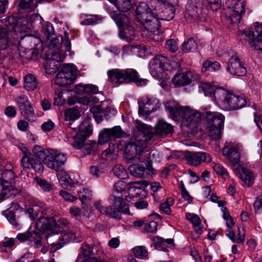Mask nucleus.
Instances as JSON below:
<instances>
[{
    "label": "nucleus",
    "mask_w": 262,
    "mask_h": 262,
    "mask_svg": "<svg viewBox=\"0 0 262 262\" xmlns=\"http://www.w3.org/2000/svg\"><path fill=\"white\" fill-rule=\"evenodd\" d=\"M32 17L26 15L21 17L14 16H9L3 19L0 24V51L7 49L9 46L10 36L14 38L20 39V44L24 41L31 43L40 41L38 38L30 34L24 36H18L19 34L26 33L31 30L33 28Z\"/></svg>",
    "instance_id": "1"
},
{
    "label": "nucleus",
    "mask_w": 262,
    "mask_h": 262,
    "mask_svg": "<svg viewBox=\"0 0 262 262\" xmlns=\"http://www.w3.org/2000/svg\"><path fill=\"white\" fill-rule=\"evenodd\" d=\"M57 224L54 217H46L39 216L36 222L37 229L39 231H44L45 238L48 239L50 236L63 232L61 236L59 237L56 243L51 244L52 251H55L70 241L80 242L83 239V233L78 227H74L72 229L64 230L59 227V225L66 226L68 224L67 221H61Z\"/></svg>",
    "instance_id": "2"
},
{
    "label": "nucleus",
    "mask_w": 262,
    "mask_h": 262,
    "mask_svg": "<svg viewBox=\"0 0 262 262\" xmlns=\"http://www.w3.org/2000/svg\"><path fill=\"white\" fill-rule=\"evenodd\" d=\"M156 152L145 149L143 143L139 145L126 144L124 148V158L128 162H137L140 163L133 164L128 169L130 173L134 177L141 178L152 173L153 168L151 165L152 157Z\"/></svg>",
    "instance_id": "3"
},
{
    "label": "nucleus",
    "mask_w": 262,
    "mask_h": 262,
    "mask_svg": "<svg viewBox=\"0 0 262 262\" xmlns=\"http://www.w3.org/2000/svg\"><path fill=\"white\" fill-rule=\"evenodd\" d=\"M165 107L171 118L176 121L182 119L184 125L191 129L193 133H196L201 129L202 117L199 112L189 106H181L174 100L167 101Z\"/></svg>",
    "instance_id": "4"
},
{
    "label": "nucleus",
    "mask_w": 262,
    "mask_h": 262,
    "mask_svg": "<svg viewBox=\"0 0 262 262\" xmlns=\"http://www.w3.org/2000/svg\"><path fill=\"white\" fill-rule=\"evenodd\" d=\"M156 12H152L145 3H140L136 10V19L143 26L142 35L155 41L163 40V34L158 29L159 22L155 16Z\"/></svg>",
    "instance_id": "5"
},
{
    "label": "nucleus",
    "mask_w": 262,
    "mask_h": 262,
    "mask_svg": "<svg viewBox=\"0 0 262 262\" xmlns=\"http://www.w3.org/2000/svg\"><path fill=\"white\" fill-rule=\"evenodd\" d=\"M241 144L235 142H226L222 149L223 155L234 167L236 176L246 183V168L243 162L240 161Z\"/></svg>",
    "instance_id": "6"
},
{
    "label": "nucleus",
    "mask_w": 262,
    "mask_h": 262,
    "mask_svg": "<svg viewBox=\"0 0 262 262\" xmlns=\"http://www.w3.org/2000/svg\"><path fill=\"white\" fill-rule=\"evenodd\" d=\"M213 102L224 111L235 110L242 108L245 105L246 100L224 88L216 90Z\"/></svg>",
    "instance_id": "7"
},
{
    "label": "nucleus",
    "mask_w": 262,
    "mask_h": 262,
    "mask_svg": "<svg viewBox=\"0 0 262 262\" xmlns=\"http://www.w3.org/2000/svg\"><path fill=\"white\" fill-rule=\"evenodd\" d=\"M17 177L12 169L2 170L0 178L2 190L0 192V203L11 197H14L20 192L17 186Z\"/></svg>",
    "instance_id": "8"
},
{
    "label": "nucleus",
    "mask_w": 262,
    "mask_h": 262,
    "mask_svg": "<svg viewBox=\"0 0 262 262\" xmlns=\"http://www.w3.org/2000/svg\"><path fill=\"white\" fill-rule=\"evenodd\" d=\"M94 206L101 214L117 220L121 219V213L128 215L130 214L128 206L123 203L103 206L101 201H99L95 202Z\"/></svg>",
    "instance_id": "9"
},
{
    "label": "nucleus",
    "mask_w": 262,
    "mask_h": 262,
    "mask_svg": "<svg viewBox=\"0 0 262 262\" xmlns=\"http://www.w3.org/2000/svg\"><path fill=\"white\" fill-rule=\"evenodd\" d=\"M67 160V155L56 150L51 149L48 151L43 159V163L48 168L56 171L62 169V166Z\"/></svg>",
    "instance_id": "10"
},
{
    "label": "nucleus",
    "mask_w": 262,
    "mask_h": 262,
    "mask_svg": "<svg viewBox=\"0 0 262 262\" xmlns=\"http://www.w3.org/2000/svg\"><path fill=\"white\" fill-rule=\"evenodd\" d=\"M170 67L169 60L166 56L159 55L154 57L149 63V72L156 79L163 77L164 71Z\"/></svg>",
    "instance_id": "11"
},
{
    "label": "nucleus",
    "mask_w": 262,
    "mask_h": 262,
    "mask_svg": "<svg viewBox=\"0 0 262 262\" xmlns=\"http://www.w3.org/2000/svg\"><path fill=\"white\" fill-rule=\"evenodd\" d=\"M136 129L141 132L140 136L136 139L134 142H129L127 144H132L135 145H141L143 143L145 145V149H148L147 145L149 142L154 137V133L152 132V128L150 125H148L143 122L137 120L136 122Z\"/></svg>",
    "instance_id": "12"
},
{
    "label": "nucleus",
    "mask_w": 262,
    "mask_h": 262,
    "mask_svg": "<svg viewBox=\"0 0 262 262\" xmlns=\"http://www.w3.org/2000/svg\"><path fill=\"white\" fill-rule=\"evenodd\" d=\"M139 104V114L146 116L156 111L161 105L159 99L148 96L142 97Z\"/></svg>",
    "instance_id": "13"
},
{
    "label": "nucleus",
    "mask_w": 262,
    "mask_h": 262,
    "mask_svg": "<svg viewBox=\"0 0 262 262\" xmlns=\"http://www.w3.org/2000/svg\"><path fill=\"white\" fill-rule=\"evenodd\" d=\"M23 156L21 159V165L24 169H29L31 167L38 173L43 171L42 163L37 159H35L32 154L28 151L26 147L22 148Z\"/></svg>",
    "instance_id": "14"
},
{
    "label": "nucleus",
    "mask_w": 262,
    "mask_h": 262,
    "mask_svg": "<svg viewBox=\"0 0 262 262\" xmlns=\"http://www.w3.org/2000/svg\"><path fill=\"white\" fill-rule=\"evenodd\" d=\"M248 42L252 48L262 52V23L256 22L249 29Z\"/></svg>",
    "instance_id": "15"
},
{
    "label": "nucleus",
    "mask_w": 262,
    "mask_h": 262,
    "mask_svg": "<svg viewBox=\"0 0 262 262\" xmlns=\"http://www.w3.org/2000/svg\"><path fill=\"white\" fill-rule=\"evenodd\" d=\"M136 184H139L138 181L132 182L127 184L123 181H118L114 184V192L112 195L110 197V200L114 204L123 203V192L126 191V188L128 186V188L135 187Z\"/></svg>",
    "instance_id": "16"
},
{
    "label": "nucleus",
    "mask_w": 262,
    "mask_h": 262,
    "mask_svg": "<svg viewBox=\"0 0 262 262\" xmlns=\"http://www.w3.org/2000/svg\"><path fill=\"white\" fill-rule=\"evenodd\" d=\"M161 2L164 5L167 6L164 8L162 11L158 12L155 8V16L157 20L161 19L164 20H170L172 19L174 16L175 9L174 7L178 5V0H158Z\"/></svg>",
    "instance_id": "17"
},
{
    "label": "nucleus",
    "mask_w": 262,
    "mask_h": 262,
    "mask_svg": "<svg viewBox=\"0 0 262 262\" xmlns=\"http://www.w3.org/2000/svg\"><path fill=\"white\" fill-rule=\"evenodd\" d=\"M227 71L231 75L243 76L245 75L246 69L244 63L241 61L236 53L229 58L227 66Z\"/></svg>",
    "instance_id": "18"
},
{
    "label": "nucleus",
    "mask_w": 262,
    "mask_h": 262,
    "mask_svg": "<svg viewBox=\"0 0 262 262\" xmlns=\"http://www.w3.org/2000/svg\"><path fill=\"white\" fill-rule=\"evenodd\" d=\"M122 134V130L120 126H116L112 128H104L100 133L98 142L100 144L120 138Z\"/></svg>",
    "instance_id": "19"
},
{
    "label": "nucleus",
    "mask_w": 262,
    "mask_h": 262,
    "mask_svg": "<svg viewBox=\"0 0 262 262\" xmlns=\"http://www.w3.org/2000/svg\"><path fill=\"white\" fill-rule=\"evenodd\" d=\"M198 78V76L195 73L186 70L176 74L173 78V82L177 86H184L190 84Z\"/></svg>",
    "instance_id": "20"
},
{
    "label": "nucleus",
    "mask_w": 262,
    "mask_h": 262,
    "mask_svg": "<svg viewBox=\"0 0 262 262\" xmlns=\"http://www.w3.org/2000/svg\"><path fill=\"white\" fill-rule=\"evenodd\" d=\"M124 83L135 82L138 85H142L146 84V79L139 78L137 71L133 69H123Z\"/></svg>",
    "instance_id": "21"
},
{
    "label": "nucleus",
    "mask_w": 262,
    "mask_h": 262,
    "mask_svg": "<svg viewBox=\"0 0 262 262\" xmlns=\"http://www.w3.org/2000/svg\"><path fill=\"white\" fill-rule=\"evenodd\" d=\"M187 162L194 166L199 165L201 162H209L211 158L209 154L205 152H196L189 154L187 157Z\"/></svg>",
    "instance_id": "22"
},
{
    "label": "nucleus",
    "mask_w": 262,
    "mask_h": 262,
    "mask_svg": "<svg viewBox=\"0 0 262 262\" xmlns=\"http://www.w3.org/2000/svg\"><path fill=\"white\" fill-rule=\"evenodd\" d=\"M206 118L208 126H216L218 128H223L225 117L221 113L207 112Z\"/></svg>",
    "instance_id": "23"
},
{
    "label": "nucleus",
    "mask_w": 262,
    "mask_h": 262,
    "mask_svg": "<svg viewBox=\"0 0 262 262\" xmlns=\"http://www.w3.org/2000/svg\"><path fill=\"white\" fill-rule=\"evenodd\" d=\"M123 74L122 69H110L107 72L108 81L115 86H118L124 83Z\"/></svg>",
    "instance_id": "24"
},
{
    "label": "nucleus",
    "mask_w": 262,
    "mask_h": 262,
    "mask_svg": "<svg viewBox=\"0 0 262 262\" xmlns=\"http://www.w3.org/2000/svg\"><path fill=\"white\" fill-rule=\"evenodd\" d=\"M32 207H29L26 211V213L31 220H34L38 215L39 212H43L46 208V205L43 202L39 201L33 200L31 202Z\"/></svg>",
    "instance_id": "25"
},
{
    "label": "nucleus",
    "mask_w": 262,
    "mask_h": 262,
    "mask_svg": "<svg viewBox=\"0 0 262 262\" xmlns=\"http://www.w3.org/2000/svg\"><path fill=\"white\" fill-rule=\"evenodd\" d=\"M41 33L47 40L56 46V43L58 42L59 40L54 37V29L51 23L48 21L44 23L41 27Z\"/></svg>",
    "instance_id": "26"
},
{
    "label": "nucleus",
    "mask_w": 262,
    "mask_h": 262,
    "mask_svg": "<svg viewBox=\"0 0 262 262\" xmlns=\"http://www.w3.org/2000/svg\"><path fill=\"white\" fill-rule=\"evenodd\" d=\"M172 126L165 121L164 120H159L155 126V134L164 137L171 134L173 132Z\"/></svg>",
    "instance_id": "27"
},
{
    "label": "nucleus",
    "mask_w": 262,
    "mask_h": 262,
    "mask_svg": "<svg viewBox=\"0 0 262 262\" xmlns=\"http://www.w3.org/2000/svg\"><path fill=\"white\" fill-rule=\"evenodd\" d=\"M135 32V30L134 28L128 23L123 28L120 29L119 35L121 39L129 42L134 39Z\"/></svg>",
    "instance_id": "28"
},
{
    "label": "nucleus",
    "mask_w": 262,
    "mask_h": 262,
    "mask_svg": "<svg viewBox=\"0 0 262 262\" xmlns=\"http://www.w3.org/2000/svg\"><path fill=\"white\" fill-rule=\"evenodd\" d=\"M38 80L32 74H28L24 77V87L28 91H33L37 88Z\"/></svg>",
    "instance_id": "29"
},
{
    "label": "nucleus",
    "mask_w": 262,
    "mask_h": 262,
    "mask_svg": "<svg viewBox=\"0 0 262 262\" xmlns=\"http://www.w3.org/2000/svg\"><path fill=\"white\" fill-rule=\"evenodd\" d=\"M200 89L203 91L206 96L210 97L212 100H214V96L217 88L215 85L209 82H201L199 85Z\"/></svg>",
    "instance_id": "30"
},
{
    "label": "nucleus",
    "mask_w": 262,
    "mask_h": 262,
    "mask_svg": "<svg viewBox=\"0 0 262 262\" xmlns=\"http://www.w3.org/2000/svg\"><path fill=\"white\" fill-rule=\"evenodd\" d=\"M110 16L115 21L119 30L123 28L126 24H128V19L125 14L118 13L115 12H111L110 13Z\"/></svg>",
    "instance_id": "31"
},
{
    "label": "nucleus",
    "mask_w": 262,
    "mask_h": 262,
    "mask_svg": "<svg viewBox=\"0 0 262 262\" xmlns=\"http://www.w3.org/2000/svg\"><path fill=\"white\" fill-rule=\"evenodd\" d=\"M74 80L70 77H68L64 73L59 72L56 75L55 83L60 86H67L72 84Z\"/></svg>",
    "instance_id": "32"
},
{
    "label": "nucleus",
    "mask_w": 262,
    "mask_h": 262,
    "mask_svg": "<svg viewBox=\"0 0 262 262\" xmlns=\"http://www.w3.org/2000/svg\"><path fill=\"white\" fill-rule=\"evenodd\" d=\"M93 247H91L90 245L83 243L80 248V251L78 254L77 260H80L81 259L92 258L91 256L93 254Z\"/></svg>",
    "instance_id": "33"
},
{
    "label": "nucleus",
    "mask_w": 262,
    "mask_h": 262,
    "mask_svg": "<svg viewBox=\"0 0 262 262\" xmlns=\"http://www.w3.org/2000/svg\"><path fill=\"white\" fill-rule=\"evenodd\" d=\"M60 72L64 73L67 76L70 77L74 81L76 78L77 68L73 64H64Z\"/></svg>",
    "instance_id": "34"
},
{
    "label": "nucleus",
    "mask_w": 262,
    "mask_h": 262,
    "mask_svg": "<svg viewBox=\"0 0 262 262\" xmlns=\"http://www.w3.org/2000/svg\"><path fill=\"white\" fill-rule=\"evenodd\" d=\"M53 45V47H55L57 49L52 52L51 57L49 59L59 62H62L66 57L65 52L59 48L60 46L59 41L56 43V46L55 44Z\"/></svg>",
    "instance_id": "35"
},
{
    "label": "nucleus",
    "mask_w": 262,
    "mask_h": 262,
    "mask_svg": "<svg viewBox=\"0 0 262 262\" xmlns=\"http://www.w3.org/2000/svg\"><path fill=\"white\" fill-rule=\"evenodd\" d=\"M89 135H85L82 132L77 134L76 136H73L74 142L72 143L73 147L77 149H83Z\"/></svg>",
    "instance_id": "36"
},
{
    "label": "nucleus",
    "mask_w": 262,
    "mask_h": 262,
    "mask_svg": "<svg viewBox=\"0 0 262 262\" xmlns=\"http://www.w3.org/2000/svg\"><path fill=\"white\" fill-rule=\"evenodd\" d=\"M19 7L21 9L34 10L37 7L38 0H19Z\"/></svg>",
    "instance_id": "37"
},
{
    "label": "nucleus",
    "mask_w": 262,
    "mask_h": 262,
    "mask_svg": "<svg viewBox=\"0 0 262 262\" xmlns=\"http://www.w3.org/2000/svg\"><path fill=\"white\" fill-rule=\"evenodd\" d=\"M93 115V117L96 121L99 123L103 120L104 115V108L102 105H97L91 107L90 110Z\"/></svg>",
    "instance_id": "38"
},
{
    "label": "nucleus",
    "mask_w": 262,
    "mask_h": 262,
    "mask_svg": "<svg viewBox=\"0 0 262 262\" xmlns=\"http://www.w3.org/2000/svg\"><path fill=\"white\" fill-rule=\"evenodd\" d=\"M221 68V65L217 61H211L207 60L203 62L202 71L205 72L207 71L215 72L218 71Z\"/></svg>",
    "instance_id": "39"
},
{
    "label": "nucleus",
    "mask_w": 262,
    "mask_h": 262,
    "mask_svg": "<svg viewBox=\"0 0 262 262\" xmlns=\"http://www.w3.org/2000/svg\"><path fill=\"white\" fill-rule=\"evenodd\" d=\"M81 17L83 18L80 23L82 25H94L97 23L99 20H101V17L98 15L82 14L81 15Z\"/></svg>",
    "instance_id": "40"
},
{
    "label": "nucleus",
    "mask_w": 262,
    "mask_h": 262,
    "mask_svg": "<svg viewBox=\"0 0 262 262\" xmlns=\"http://www.w3.org/2000/svg\"><path fill=\"white\" fill-rule=\"evenodd\" d=\"M60 62L48 59L45 66L46 72L49 74H54L59 69Z\"/></svg>",
    "instance_id": "41"
},
{
    "label": "nucleus",
    "mask_w": 262,
    "mask_h": 262,
    "mask_svg": "<svg viewBox=\"0 0 262 262\" xmlns=\"http://www.w3.org/2000/svg\"><path fill=\"white\" fill-rule=\"evenodd\" d=\"M80 112L77 107L70 108L64 112V119L66 121H74L80 117Z\"/></svg>",
    "instance_id": "42"
},
{
    "label": "nucleus",
    "mask_w": 262,
    "mask_h": 262,
    "mask_svg": "<svg viewBox=\"0 0 262 262\" xmlns=\"http://www.w3.org/2000/svg\"><path fill=\"white\" fill-rule=\"evenodd\" d=\"M198 48V44L192 38L188 39L181 46V50L185 52H192L195 51Z\"/></svg>",
    "instance_id": "43"
},
{
    "label": "nucleus",
    "mask_w": 262,
    "mask_h": 262,
    "mask_svg": "<svg viewBox=\"0 0 262 262\" xmlns=\"http://www.w3.org/2000/svg\"><path fill=\"white\" fill-rule=\"evenodd\" d=\"M24 107L23 110H19L21 115L29 121H34L35 119V115L31 104Z\"/></svg>",
    "instance_id": "44"
},
{
    "label": "nucleus",
    "mask_w": 262,
    "mask_h": 262,
    "mask_svg": "<svg viewBox=\"0 0 262 262\" xmlns=\"http://www.w3.org/2000/svg\"><path fill=\"white\" fill-rule=\"evenodd\" d=\"M114 5L120 11L127 12L132 7V4L130 0H116Z\"/></svg>",
    "instance_id": "45"
},
{
    "label": "nucleus",
    "mask_w": 262,
    "mask_h": 262,
    "mask_svg": "<svg viewBox=\"0 0 262 262\" xmlns=\"http://www.w3.org/2000/svg\"><path fill=\"white\" fill-rule=\"evenodd\" d=\"M35 227L37 231H34L33 234H32L31 232H27L26 233H18L16 236V239H18L20 242H24L30 239V237H33V234H38L39 236L43 235L45 237V232H41V231H39L38 229H37L36 225Z\"/></svg>",
    "instance_id": "46"
},
{
    "label": "nucleus",
    "mask_w": 262,
    "mask_h": 262,
    "mask_svg": "<svg viewBox=\"0 0 262 262\" xmlns=\"http://www.w3.org/2000/svg\"><path fill=\"white\" fill-rule=\"evenodd\" d=\"M98 148L97 143L95 141L90 140L85 143L82 149L84 152H86V154L90 155L96 152Z\"/></svg>",
    "instance_id": "47"
},
{
    "label": "nucleus",
    "mask_w": 262,
    "mask_h": 262,
    "mask_svg": "<svg viewBox=\"0 0 262 262\" xmlns=\"http://www.w3.org/2000/svg\"><path fill=\"white\" fill-rule=\"evenodd\" d=\"M132 251L135 256L138 258L143 259L148 255V251L144 246H137Z\"/></svg>",
    "instance_id": "48"
},
{
    "label": "nucleus",
    "mask_w": 262,
    "mask_h": 262,
    "mask_svg": "<svg viewBox=\"0 0 262 262\" xmlns=\"http://www.w3.org/2000/svg\"><path fill=\"white\" fill-rule=\"evenodd\" d=\"M15 101L19 110H23L24 107H27L31 104L27 96L24 95L17 97Z\"/></svg>",
    "instance_id": "49"
},
{
    "label": "nucleus",
    "mask_w": 262,
    "mask_h": 262,
    "mask_svg": "<svg viewBox=\"0 0 262 262\" xmlns=\"http://www.w3.org/2000/svg\"><path fill=\"white\" fill-rule=\"evenodd\" d=\"M208 128V135L213 140H219L221 137L222 128H218L216 126H207Z\"/></svg>",
    "instance_id": "50"
},
{
    "label": "nucleus",
    "mask_w": 262,
    "mask_h": 262,
    "mask_svg": "<svg viewBox=\"0 0 262 262\" xmlns=\"http://www.w3.org/2000/svg\"><path fill=\"white\" fill-rule=\"evenodd\" d=\"M212 167L216 173L221 176L223 178L225 179L228 177V172L221 164L219 163H214Z\"/></svg>",
    "instance_id": "51"
},
{
    "label": "nucleus",
    "mask_w": 262,
    "mask_h": 262,
    "mask_svg": "<svg viewBox=\"0 0 262 262\" xmlns=\"http://www.w3.org/2000/svg\"><path fill=\"white\" fill-rule=\"evenodd\" d=\"M174 203V199L172 198H168L167 199L165 202L162 203L160 206V208L161 211L166 214H170L171 210L170 206H172Z\"/></svg>",
    "instance_id": "52"
},
{
    "label": "nucleus",
    "mask_w": 262,
    "mask_h": 262,
    "mask_svg": "<svg viewBox=\"0 0 262 262\" xmlns=\"http://www.w3.org/2000/svg\"><path fill=\"white\" fill-rule=\"evenodd\" d=\"M78 198L83 202L84 200H90L92 198L91 190L88 188L83 187L77 190Z\"/></svg>",
    "instance_id": "53"
},
{
    "label": "nucleus",
    "mask_w": 262,
    "mask_h": 262,
    "mask_svg": "<svg viewBox=\"0 0 262 262\" xmlns=\"http://www.w3.org/2000/svg\"><path fill=\"white\" fill-rule=\"evenodd\" d=\"M221 210L223 212V217L226 221V226L227 228L232 227L234 225L233 220L232 216L229 214V211L226 207L221 208Z\"/></svg>",
    "instance_id": "54"
},
{
    "label": "nucleus",
    "mask_w": 262,
    "mask_h": 262,
    "mask_svg": "<svg viewBox=\"0 0 262 262\" xmlns=\"http://www.w3.org/2000/svg\"><path fill=\"white\" fill-rule=\"evenodd\" d=\"M114 174L119 179H124L127 176V172L124 168L120 165H116L113 168Z\"/></svg>",
    "instance_id": "55"
},
{
    "label": "nucleus",
    "mask_w": 262,
    "mask_h": 262,
    "mask_svg": "<svg viewBox=\"0 0 262 262\" xmlns=\"http://www.w3.org/2000/svg\"><path fill=\"white\" fill-rule=\"evenodd\" d=\"M154 242L155 247L159 250L165 251L167 250L165 247V239L159 236H155L152 239Z\"/></svg>",
    "instance_id": "56"
},
{
    "label": "nucleus",
    "mask_w": 262,
    "mask_h": 262,
    "mask_svg": "<svg viewBox=\"0 0 262 262\" xmlns=\"http://www.w3.org/2000/svg\"><path fill=\"white\" fill-rule=\"evenodd\" d=\"M33 156L39 159H45L47 154H46L42 147L40 146L36 145L32 149Z\"/></svg>",
    "instance_id": "57"
},
{
    "label": "nucleus",
    "mask_w": 262,
    "mask_h": 262,
    "mask_svg": "<svg viewBox=\"0 0 262 262\" xmlns=\"http://www.w3.org/2000/svg\"><path fill=\"white\" fill-rule=\"evenodd\" d=\"M105 170L102 165L92 166L90 167V173L94 177L98 178L104 172Z\"/></svg>",
    "instance_id": "58"
},
{
    "label": "nucleus",
    "mask_w": 262,
    "mask_h": 262,
    "mask_svg": "<svg viewBox=\"0 0 262 262\" xmlns=\"http://www.w3.org/2000/svg\"><path fill=\"white\" fill-rule=\"evenodd\" d=\"M37 184L44 191H49L51 189V185L46 180L41 178H35Z\"/></svg>",
    "instance_id": "59"
},
{
    "label": "nucleus",
    "mask_w": 262,
    "mask_h": 262,
    "mask_svg": "<svg viewBox=\"0 0 262 262\" xmlns=\"http://www.w3.org/2000/svg\"><path fill=\"white\" fill-rule=\"evenodd\" d=\"M180 190L183 198L189 203L192 202L193 198L189 194L188 191L186 190L184 183L181 182L180 186Z\"/></svg>",
    "instance_id": "60"
},
{
    "label": "nucleus",
    "mask_w": 262,
    "mask_h": 262,
    "mask_svg": "<svg viewBox=\"0 0 262 262\" xmlns=\"http://www.w3.org/2000/svg\"><path fill=\"white\" fill-rule=\"evenodd\" d=\"M186 218L190 221L193 226L201 225V222L198 215L194 213H186Z\"/></svg>",
    "instance_id": "61"
},
{
    "label": "nucleus",
    "mask_w": 262,
    "mask_h": 262,
    "mask_svg": "<svg viewBox=\"0 0 262 262\" xmlns=\"http://www.w3.org/2000/svg\"><path fill=\"white\" fill-rule=\"evenodd\" d=\"M5 215L11 224L15 227L18 226V223L16 221L15 215L14 212L12 211L6 210L5 211Z\"/></svg>",
    "instance_id": "62"
},
{
    "label": "nucleus",
    "mask_w": 262,
    "mask_h": 262,
    "mask_svg": "<svg viewBox=\"0 0 262 262\" xmlns=\"http://www.w3.org/2000/svg\"><path fill=\"white\" fill-rule=\"evenodd\" d=\"M165 46L167 50L172 53L176 52L178 49L176 41L172 39H168L166 41Z\"/></svg>",
    "instance_id": "63"
},
{
    "label": "nucleus",
    "mask_w": 262,
    "mask_h": 262,
    "mask_svg": "<svg viewBox=\"0 0 262 262\" xmlns=\"http://www.w3.org/2000/svg\"><path fill=\"white\" fill-rule=\"evenodd\" d=\"M256 174L252 170L247 169V186H252L255 181Z\"/></svg>",
    "instance_id": "64"
}]
</instances>
